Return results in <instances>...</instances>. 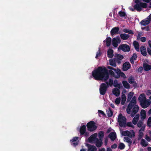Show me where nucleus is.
<instances>
[{
  "label": "nucleus",
  "mask_w": 151,
  "mask_h": 151,
  "mask_svg": "<svg viewBox=\"0 0 151 151\" xmlns=\"http://www.w3.org/2000/svg\"><path fill=\"white\" fill-rule=\"evenodd\" d=\"M139 4L140 5V6H141V8L142 7L143 8H146L147 7V4L146 3L140 2V3Z\"/></svg>",
  "instance_id": "obj_43"
},
{
  "label": "nucleus",
  "mask_w": 151,
  "mask_h": 151,
  "mask_svg": "<svg viewBox=\"0 0 151 151\" xmlns=\"http://www.w3.org/2000/svg\"><path fill=\"white\" fill-rule=\"evenodd\" d=\"M109 64L113 67H116V62L115 60L114 59H110L109 60Z\"/></svg>",
  "instance_id": "obj_26"
},
{
  "label": "nucleus",
  "mask_w": 151,
  "mask_h": 151,
  "mask_svg": "<svg viewBox=\"0 0 151 151\" xmlns=\"http://www.w3.org/2000/svg\"><path fill=\"white\" fill-rule=\"evenodd\" d=\"M114 59L115 60L116 63H118L119 64H120L121 63V60L119 59H118V58L116 57H114Z\"/></svg>",
  "instance_id": "obj_49"
},
{
  "label": "nucleus",
  "mask_w": 151,
  "mask_h": 151,
  "mask_svg": "<svg viewBox=\"0 0 151 151\" xmlns=\"http://www.w3.org/2000/svg\"><path fill=\"white\" fill-rule=\"evenodd\" d=\"M134 8L136 9L137 11H140L142 9V8L140 6V4H137L134 5Z\"/></svg>",
  "instance_id": "obj_32"
},
{
  "label": "nucleus",
  "mask_w": 151,
  "mask_h": 151,
  "mask_svg": "<svg viewBox=\"0 0 151 151\" xmlns=\"http://www.w3.org/2000/svg\"><path fill=\"white\" fill-rule=\"evenodd\" d=\"M138 120L137 119H136L135 118H134L132 120V123L134 125H136L137 123Z\"/></svg>",
  "instance_id": "obj_48"
},
{
  "label": "nucleus",
  "mask_w": 151,
  "mask_h": 151,
  "mask_svg": "<svg viewBox=\"0 0 151 151\" xmlns=\"http://www.w3.org/2000/svg\"><path fill=\"white\" fill-rule=\"evenodd\" d=\"M119 50H121L125 52H128L130 51V48L129 46L127 44H122L119 46Z\"/></svg>",
  "instance_id": "obj_8"
},
{
  "label": "nucleus",
  "mask_w": 151,
  "mask_h": 151,
  "mask_svg": "<svg viewBox=\"0 0 151 151\" xmlns=\"http://www.w3.org/2000/svg\"><path fill=\"white\" fill-rule=\"evenodd\" d=\"M95 143L96 147L98 148L101 147L103 144L102 139H99L98 138L96 139Z\"/></svg>",
  "instance_id": "obj_13"
},
{
  "label": "nucleus",
  "mask_w": 151,
  "mask_h": 151,
  "mask_svg": "<svg viewBox=\"0 0 151 151\" xmlns=\"http://www.w3.org/2000/svg\"><path fill=\"white\" fill-rule=\"evenodd\" d=\"M78 143L77 142H74L72 144V145L74 147H76V145H78Z\"/></svg>",
  "instance_id": "obj_62"
},
{
  "label": "nucleus",
  "mask_w": 151,
  "mask_h": 151,
  "mask_svg": "<svg viewBox=\"0 0 151 151\" xmlns=\"http://www.w3.org/2000/svg\"><path fill=\"white\" fill-rule=\"evenodd\" d=\"M151 21V19H147V20L146 19H145V20L143 19L141 22L140 23L142 25H147Z\"/></svg>",
  "instance_id": "obj_27"
},
{
  "label": "nucleus",
  "mask_w": 151,
  "mask_h": 151,
  "mask_svg": "<svg viewBox=\"0 0 151 151\" xmlns=\"http://www.w3.org/2000/svg\"><path fill=\"white\" fill-rule=\"evenodd\" d=\"M143 121L142 120H139L137 123V126L139 128L141 127L144 124H143Z\"/></svg>",
  "instance_id": "obj_39"
},
{
  "label": "nucleus",
  "mask_w": 151,
  "mask_h": 151,
  "mask_svg": "<svg viewBox=\"0 0 151 151\" xmlns=\"http://www.w3.org/2000/svg\"><path fill=\"white\" fill-rule=\"evenodd\" d=\"M107 68L108 69L113 70L117 74V75L115 77V78L118 79L120 77L122 78H123L124 79L126 78L127 77L125 74L123 72H122L121 70L119 68H117V69H116L109 66H107Z\"/></svg>",
  "instance_id": "obj_3"
},
{
  "label": "nucleus",
  "mask_w": 151,
  "mask_h": 151,
  "mask_svg": "<svg viewBox=\"0 0 151 151\" xmlns=\"http://www.w3.org/2000/svg\"><path fill=\"white\" fill-rule=\"evenodd\" d=\"M122 83L124 87L127 89H129L130 88V85L126 81H123Z\"/></svg>",
  "instance_id": "obj_30"
},
{
  "label": "nucleus",
  "mask_w": 151,
  "mask_h": 151,
  "mask_svg": "<svg viewBox=\"0 0 151 151\" xmlns=\"http://www.w3.org/2000/svg\"><path fill=\"white\" fill-rule=\"evenodd\" d=\"M92 76L96 80H104V81H107L109 77L108 70L105 67L103 68L101 66L92 71Z\"/></svg>",
  "instance_id": "obj_1"
},
{
  "label": "nucleus",
  "mask_w": 151,
  "mask_h": 151,
  "mask_svg": "<svg viewBox=\"0 0 151 151\" xmlns=\"http://www.w3.org/2000/svg\"><path fill=\"white\" fill-rule=\"evenodd\" d=\"M146 113L145 110L142 109L140 112V118L142 121H144L146 118Z\"/></svg>",
  "instance_id": "obj_17"
},
{
  "label": "nucleus",
  "mask_w": 151,
  "mask_h": 151,
  "mask_svg": "<svg viewBox=\"0 0 151 151\" xmlns=\"http://www.w3.org/2000/svg\"><path fill=\"white\" fill-rule=\"evenodd\" d=\"M107 114L109 117H111L113 114V112L111 109L110 107H109L108 110L106 111Z\"/></svg>",
  "instance_id": "obj_28"
},
{
  "label": "nucleus",
  "mask_w": 151,
  "mask_h": 151,
  "mask_svg": "<svg viewBox=\"0 0 151 151\" xmlns=\"http://www.w3.org/2000/svg\"><path fill=\"white\" fill-rule=\"evenodd\" d=\"M147 51L148 54L151 55V50L149 48L147 49Z\"/></svg>",
  "instance_id": "obj_64"
},
{
  "label": "nucleus",
  "mask_w": 151,
  "mask_h": 151,
  "mask_svg": "<svg viewBox=\"0 0 151 151\" xmlns=\"http://www.w3.org/2000/svg\"><path fill=\"white\" fill-rule=\"evenodd\" d=\"M146 94L148 96H149L151 94V90H148L147 91Z\"/></svg>",
  "instance_id": "obj_63"
},
{
  "label": "nucleus",
  "mask_w": 151,
  "mask_h": 151,
  "mask_svg": "<svg viewBox=\"0 0 151 151\" xmlns=\"http://www.w3.org/2000/svg\"><path fill=\"white\" fill-rule=\"evenodd\" d=\"M86 146L88 147L87 151H98L96 147L94 145L86 143Z\"/></svg>",
  "instance_id": "obj_11"
},
{
  "label": "nucleus",
  "mask_w": 151,
  "mask_h": 151,
  "mask_svg": "<svg viewBox=\"0 0 151 151\" xmlns=\"http://www.w3.org/2000/svg\"><path fill=\"white\" fill-rule=\"evenodd\" d=\"M143 133L142 131H139V135L138 136L143 137Z\"/></svg>",
  "instance_id": "obj_61"
},
{
  "label": "nucleus",
  "mask_w": 151,
  "mask_h": 151,
  "mask_svg": "<svg viewBox=\"0 0 151 151\" xmlns=\"http://www.w3.org/2000/svg\"><path fill=\"white\" fill-rule=\"evenodd\" d=\"M110 70L109 71L108 73L111 77H114L115 78L116 75H115L114 72L113 71V70L109 69Z\"/></svg>",
  "instance_id": "obj_36"
},
{
  "label": "nucleus",
  "mask_w": 151,
  "mask_h": 151,
  "mask_svg": "<svg viewBox=\"0 0 151 151\" xmlns=\"http://www.w3.org/2000/svg\"><path fill=\"white\" fill-rule=\"evenodd\" d=\"M125 147V145L123 143H120L118 147V149H119L121 150L124 149Z\"/></svg>",
  "instance_id": "obj_40"
},
{
  "label": "nucleus",
  "mask_w": 151,
  "mask_h": 151,
  "mask_svg": "<svg viewBox=\"0 0 151 151\" xmlns=\"http://www.w3.org/2000/svg\"><path fill=\"white\" fill-rule=\"evenodd\" d=\"M143 70V68L142 67L140 66L138 68V71L140 73H142Z\"/></svg>",
  "instance_id": "obj_58"
},
{
  "label": "nucleus",
  "mask_w": 151,
  "mask_h": 151,
  "mask_svg": "<svg viewBox=\"0 0 151 151\" xmlns=\"http://www.w3.org/2000/svg\"><path fill=\"white\" fill-rule=\"evenodd\" d=\"M78 137H74L72 140H70V141L72 142H76L78 139Z\"/></svg>",
  "instance_id": "obj_52"
},
{
  "label": "nucleus",
  "mask_w": 151,
  "mask_h": 151,
  "mask_svg": "<svg viewBox=\"0 0 151 151\" xmlns=\"http://www.w3.org/2000/svg\"><path fill=\"white\" fill-rule=\"evenodd\" d=\"M114 56L115 57H116L118 58V59H119L120 60H122L124 58L123 56L122 55L120 54H117L115 55Z\"/></svg>",
  "instance_id": "obj_45"
},
{
  "label": "nucleus",
  "mask_w": 151,
  "mask_h": 151,
  "mask_svg": "<svg viewBox=\"0 0 151 151\" xmlns=\"http://www.w3.org/2000/svg\"><path fill=\"white\" fill-rule=\"evenodd\" d=\"M134 95L133 92H130L128 94V96L132 98Z\"/></svg>",
  "instance_id": "obj_54"
},
{
  "label": "nucleus",
  "mask_w": 151,
  "mask_h": 151,
  "mask_svg": "<svg viewBox=\"0 0 151 151\" xmlns=\"http://www.w3.org/2000/svg\"><path fill=\"white\" fill-rule=\"evenodd\" d=\"M118 14L120 17H124L127 16L125 12L122 11L119 12Z\"/></svg>",
  "instance_id": "obj_38"
},
{
  "label": "nucleus",
  "mask_w": 151,
  "mask_h": 151,
  "mask_svg": "<svg viewBox=\"0 0 151 151\" xmlns=\"http://www.w3.org/2000/svg\"><path fill=\"white\" fill-rule=\"evenodd\" d=\"M129 131L126 130L123 131L122 132V135L124 136H127Z\"/></svg>",
  "instance_id": "obj_50"
},
{
  "label": "nucleus",
  "mask_w": 151,
  "mask_h": 151,
  "mask_svg": "<svg viewBox=\"0 0 151 151\" xmlns=\"http://www.w3.org/2000/svg\"><path fill=\"white\" fill-rule=\"evenodd\" d=\"M106 84L105 83H102L100 87V93L102 95L105 94L107 89L109 87L108 82L106 81Z\"/></svg>",
  "instance_id": "obj_6"
},
{
  "label": "nucleus",
  "mask_w": 151,
  "mask_h": 151,
  "mask_svg": "<svg viewBox=\"0 0 151 151\" xmlns=\"http://www.w3.org/2000/svg\"><path fill=\"white\" fill-rule=\"evenodd\" d=\"M133 44L135 50L138 52L139 51V45L138 42L136 41L133 42Z\"/></svg>",
  "instance_id": "obj_29"
},
{
  "label": "nucleus",
  "mask_w": 151,
  "mask_h": 151,
  "mask_svg": "<svg viewBox=\"0 0 151 151\" xmlns=\"http://www.w3.org/2000/svg\"><path fill=\"white\" fill-rule=\"evenodd\" d=\"M124 139L128 143V145L130 147L132 144V140L127 137H124Z\"/></svg>",
  "instance_id": "obj_31"
},
{
  "label": "nucleus",
  "mask_w": 151,
  "mask_h": 151,
  "mask_svg": "<svg viewBox=\"0 0 151 151\" xmlns=\"http://www.w3.org/2000/svg\"><path fill=\"white\" fill-rule=\"evenodd\" d=\"M136 104V98L134 96L129 103L126 109L127 112L128 114H130L132 117H133L139 111V107Z\"/></svg>",
  "instance_id": "obj_2"
},
{
  "label": "nucleus",
  "mask_w": 151,
  "mask_h": 151,
  "mask_svg": "<svg viewBox=\"0 0 151 151\" xmlns=\"http://www.w3.org/2000/svg\"><path fill=\"white\" fill-rule=\"evenodd\" d=\"M119 29V28L117 27H115L113 28L110 31L111 35L113 36L115 34H117Z\"/></svg>",
  "instance_id": "obj_14"
},
{
  "label": "nucleus",
  "mask_w": 151,
  "mask_h": 151,
  "mask_svg": "<svg viewBox=\"0 0 151 151\" xmlns=\"http://www.w3.org/2000/svg\"><path fill=\"white\" fill-rule=\"evenodd\" d=\"M138 100L140 102V103L142 102V101H144L146 99L144 94L142 93L141 94L138 98Z\"/></svg>",
  "instance_id": "obj_24"
},
{
  "label": "nucleus",
  "mask_w": 151,
  "mask_h": 151,
  "mask_svg": "<svg viewBox=\"0 0 151 151\" xmlns=\"http://www.w3.org/2000/svg\"><path fill=\"white\" fill-rule=\"evenodd\" d=\"M129 82L130 84H133L135 82V80L134 78L132 76H130L128 79Z\"/></svg>",
  "instance_id": "obj_34"
},
{
  "label": "nucleus",
  "mask_w": 151,
  "mask_h": 151,
  "mask_svg": "<svg viewBox=\"0 0 151 151\" xmlns=\"http://www.w3.org/2000/svg\"><path fill=\"white\" fill-rule=\"evenodd\" d=\"M108 137L111 139V141H114L116 137V134L114 132H111L108 135Z\"/></svg>",
  "instance_id": "obj_15"
},
{
  "label": "nucleus",
  "mask_w": 151,
  "mask_h": 151,
  "mask_svg": "<svg viewBox=\"0 0 151 151\" xmlns=\"http://www.w3.org/2000/svg\"><path fill=\"white\" fill-rule=\"evenodd\" d=\"M131 67V65L128 62H126L124 63L123 65V70L126 71L129 69Z\"/></svg>",
  "instance_id": "obj_12"
},
{
  "label": "nucleus",
  "mask_w": 151,
  "mask_h": 151,
  "mask_svg": "<svg viewBox=\"0 0 151 151\" xmlns=\"http://www.w3.org/2000/svg\"><path fill=\"white\" fill-rule=\"evenodd\" d=\"M113 50L111 49H109L107 51L108 57L109 58H111L113 56Z\"/></svg>",
  "instance_id": "obj_22"
},
{
  "label": "nucleus",
  "mask_w": 151,
  "mask_h": 151,
  "mask_svg": "<svg viewBox=\"0 0 151 151\" xmlns=\"http://www.w3.org/2000/svg\"><path fill=\"white\" fill-rule=\"evenodd\" d=\"M140 51L141 54L144 56H146L147 55V52L146 48L143 45L140 47Z\"/></svg>",
  "instance_id": "obj_18"
},
{
  "label": "nucleus",
  "mask_w": 151,
  "mask_h": 151,
  "mask_svg": "<svg viewBox=\"0 0 151 151\" xmlns=\"http://www.w3.org/2000/svg\"><path fill=\"white\" fill-rule=\"evenodd\" d=\"M146 38L145 37H142L140 38V40L142 42H145L146 41Z\"/></svg>",
  "instance_id": "obj_55"
},
{
  "label": "nucleus",
  "mask_w": 151,
  "mask_h": 151,
  "mask_svg": "<svg viewBox=\"0 0 151 151\" xmlns=\"http://www.w3.org/2000/svg\"><path fill=\"white\" fill-rule=\"evenodd\" d=\"M121 101V99L120 98H117L116 99L115 101V103L117 104L118 105L120 104Z\"/></svg>",
  "instance_id": "obj_47"
},
{
  "label": "nucleus",
  "mask_w": 151,
  "mask_h": 151,
  "mask_svg": "<svg viewBox=\"0 0 151 151\" xmlns=\"http://www.w3.org/2000/svg\"><path fill=\"white\" fill-rule=\"evenodd\" d=\"M99 52H97V53L96 54V58H97L99 56H100L101 55V53L100 52V50H99Z\"/></svg>",
  "instance_id": "obj_57"
},
{
  "label": "nucleus",
  "mask_w": 151,
  "mask_h": 151,
  "mask_svg": "<svg viewBox=\"0 0 151 151\" xmlns=\"http://www.w3.org/2000/svg\"><path fill=\"white\" fill-rule=\"evenodd\" d=\"M118 122L120 127H126V119L125 116H122V114H120L118 116Z\"/></svg>",
  "instance_id": "obj_5"
},
{
  "label": "nucleus",
  "mask_w": 151,
  "mask_h": 151,
  "mask_svg": "<svg viewBox=\"0 0 151 151\" xmlns=\"http://www.w3.org/2000/svg\"><path fill=\"white\" fill-rule=\"evenodd\" d=\"M122 101L121 102V104L122 105H123L125 103L126 100V97L125 94H123L122 96Z\"/></svg>",
  "instance_id": "obj_37"
},
{
  "label": "nucleus",
  "mask_w": 151,
  "mask_h": 151,
  "mask_svg": "<svg viewBox=\"0 0 151 151\" xmlns=\"http://www.w3.org/2000/svg\"><path fill=\"white\" fill-rule=\"evenodd\" d=\"M141 106L144 109L148 107L151 104V101L149 100L146 99L144 101H142L140 103Z\"/></svg>",
  "instance_id": "obj_10"
},
{
  "label": "nucleus",
  "mask_w": 151,
  "mask_h": 151,
  "mask_svg": "<svg viewBox=\"0 0 151 151\" xmlns=\"http://www.w3.org/2000/svg\"><path fill=\"white\" fill-rule=\"evenodd\" d=\"M96 124V123L93 121H90L87 123L86 126L88 130L92 132L96 130L97 127Z\"/></svg>",
  "instance_id": "obj_7"
},
{
  "label": "nucleus",
  "mask_w": 151,
  "mask_h": 151,
  "mask_svg": "<svg viewBox=\"0 0 151 151\" xmlns=\"http://www.w3.org/2000/svg\"><path fill=\"white\" fill-rule=\"evenodd\" d=\"M86 131V126L83 125L81 127L80 129V132L81 135H83Z\"/></svg>",
  "instance_id": "obj_20"
},
{
  "label": "nucleus",
  "mask_w": 151,
  "mask_h": 151,
  "mask_svg": "<svg viewBox=\"0 0 151 151\" xmlns=\"http://www.w3.org/2000/svg\"><path fill=\"white\" fill-rule=\"evenodd\" d=\"M143 67L144 70L146 71L149 70L151 69V65L146 63H143Z\"/></svg>",
  "instance_id": "obj_19"
},
{
  "label": "nucleus",
  "mask_w": 151,
  "mask_h": 151,
  "mask_svg": "<svg viewBox=\"0 0 151 151\" xmlns=\"http://www.w3.org/2000/svg\"><path fill=\"white\" fill-rule=\"evenodd\" d=\"M96 139L97 138H96L95 134H92L88 138V142L90 143H92L93 141L95 142Z\"/></svg>",
  "instance_id": "obj_16"
},
{
  "label": "nucleus",
  "mask_w": 151,
  "mask_h": 151,
  "mask_svg": "<svg viewBox=\"0 0 151 151\" xmlns=\"http://www.w3.org/2000/svg\"><path fill=\"white\" fill-rule=\"evenodd\" d=\"M113 85L115 87H118L119 88H120V84L118 83V81L116 80H114V81Z\"/></svg>",
  "instance_id": "obj_41"
},
{
  "label": "nucleus",
  "mask_w": 151,
  "mask_h": 151,
  "mask_svg": "<svg viewBox=\"0 0 151 151\" xmlns=\"http://www.w3.org/2000/svg\"><path fill=\"white\" fill-rule=\"evenodd\" d=\"M104 132L103 131H100L98 133V137L99 139H102L104 137Z\"/></svg>",
  "instance_id": "obj_35"
},
{
  "label": "nucleus",
  "mask_w": 151,
  "mask_h": 151,
  "mask_svg": "<svg viewBox=\"0 0 151 151\" xmlns=\"http://www.w3.org/2000/svg\"><path fill=\"white\" fill-rule=\"evenodd\" d=\"M120 36L122 39L123 40H127L129 37V35L127 34H121L120 35Z\"/></svg>",
  "instance_id": "obj_21"
},
{
  "label": "nucleus",
  "mask_w": 151,
  "mask_h": 151,
  "mask_svg": "<svg viewBox=\"0 0 151 151\" xmlns=\"http://www.w3.org/2000/svg\"><path fill=\"white\" fill-rule=\"evenodd\" d=\"M121 40L119 36H117L116 38H114L112 40V45L115 47L118 46V43H120Z\"/></svg>",
  "instance_id": "obj_9"
},
{
  "label": "nucleus",
  "mask_w": 151,
  "mask_h": 151,
  "mask_svg": "<svg viewBox=\"0 0 151 151\" xmlns=\"http://www.w3.org/2000/svg\"><path fill=\"white\" fill-rule=\"evenodd\" d=\"M126 125L127 126L131 127H134L131 122H128L127 124H126Z\"/></svg>",
  "instance_id": "obj_51"
},
{
  "label": "nucleus",
  "mask_w": 151,
  "mask_h": 151,
  "mask_svg": "<svg viewBox=\"0 0 151 151\" xmlns=\"http://www.w3.org/2000/svg\"><path fill=\"white\" fill-rule=\"evenodd\" d=\"M111 38L110 37H107L106 39V40L104 41V42H106V45L108 47L111 44Z\"/></svg>",
  "instance_id": "obj_25"
},
{
  "label": "nucleus",
  "mask_w": 151,
  "mask_h": 151,
  "mask_svg": "<svg viewBox=\"0 0 151 151\" xmlns=\"http://www.w3.org/2000/svg\"><path fill=\"white\" fill-rule=\"evenodd\" d=\"M146 127V125L145 124H144L141 127L140 129H139V131H144L145 127Z\"/></svg>",
  "instance_id": "obj_56"
},
{
  "label": "nucleus",
  "mask_w": 151,
  "mask_h": 151,
  "mask_svg": "<svg viewBox=\"0 0 151 151\" xmlns=\"http://www.w3.org/2000/svg\"><path fill=\"white\" fill-rule=\"evenodd\" d=\"M117 145L116 144H114L113 145L111 146V148H112L115 149L116 148Z\"/></svg>",
  "instance_id": "obj_60"
},
{
  "label": "nucleus",
  "mask_w": 151,
  "mask_h": 151,
  "mask_svg": "<svg viewBox=\"0 0 151 151\" xmlns=\"http://www.w3.org/2000/svg\"><path fill=\"white\" fill-rule=\"evenodd\" d=\"M147 125L149 127H151V116L149 117L147 122Z\"/></svg>",
  "instance_id": "obj_42"
},
{
  "label": "nucleus",
  "mask_w": 151,
  "mask_h": 151,
  "mask_svg": "<svg viewBox=\"0 0 151 151\" xmlns=\"http://www.w3.org/2000/svg\"><path fill=\"white\" fill-rule=\"evenodd\" d=\"M132 131L133 132L132 134L129 131L127 136L130 137H134L135 136V133L134 131Z\"/></svg>",
  "instance_id": "obj_44"
},
{
  "label": "nucleus",
  "mask_w": 151,
  "mask_h": 151,
  "mask_svg": "<svg viewBox=\"0 0 151 151\" xmlns=\"http://www.w3.org/2000/svg\"><path fill=\"white\" fill-rule=\"evenodd\" d=\"M99 114H101L103 116L105 115V114L104 112L102 111L101 110H98V111Z\"/></svg>",
  "instance_id": "obj_59"
},
{
  "label": "nucleus",
  "mask_w": 151,
  "mask_h": 151,
  "mask_svg": "<svg viewBox=\"0 0 151 151\" xmlns=\"http://www.w3.org/2000/svg\"><path fill=\"white\" fill-rule=\"evenodd\" d=\"M113 94L116 96H118L120 94L119 90L117 88H114L112 90Z\"/></svg>",
  "instance_id": "obj_23"
},
{
  "label": "nucleus",
  "mask_w": 151,
  "mask_h": 151,
  "mask_svg": "<svg viewBox=\"0 0 151 151\" xmlns=\"http://www.w3.org/2000/svg\"><path fill=\"white\" fill-rule=\"evenodd\" d=\"M113 80L112 79L110 78L109 80L108 85H109L110 86H111L113 84Z\"/></svg>",
  "instance_id": "obj_46"
},
{
  "label": "nucleus",
  "mask_w": 151,
  "mask_h": 151,
  "mask_svg": "<svg viewBox=\"0 0 151 151\" xmlns=\"http://www.w3.org/2000/svg\"><path fill=\"white\" fill-rule=\"evenodd\" d=\"M141 145L143 147H146L148 145V143L146 142L145 139H142L141 142Z\"/></svg>",
  "instance_id": "obj_33"
},
{
  "label": "nucleus",
  "mask_w": 151,
  "mask_h": 151,
  "mask_svg": "<svg viewBox=\"0 0 151 151\" xmlns=\"http://www.w3.org/2000/svg\"><path fill=\"white\" fill-rule=\"evenodd\" d=\"M107 68L108 69L113 70L117 74V75L115 77V78L118 79L120 77L122 78H123L124 79L126 78L127 77L125 74L123 72H122L121 70L119 68H117V69H116L109 66H107Z\"/></svg>",
  "instance_id": "obj_4"
},
{
  "label": "nucleus",
  "mask_w": 151,
  "mask_h": 151,
  "mask_svg": "<svg viewBox=\"0 0 151 151\" xmlns=\"http://www.w3.org/2000/svg\"><path fill=\"white\" fill-rule=\"evenodd\" d=\"M137 54L134 53L133 54V55L131 58L135 60L137 59Z\"/></svg>",
  "instance_id": "obj_53"
}]
</instances>
